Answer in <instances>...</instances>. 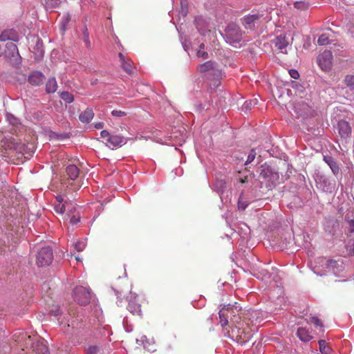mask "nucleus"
Here are the masks:
<instances>
[{"label":"nucleus","instance_id":"obj_1","mask_svg":"<svg viewBox=\"0 0 354 354\" xmlns=\"http://www.w3.org/2000/svg\"><path fill=\"white\" fill-rule=\"evenodd\" d=\"M35 151L34 142L28 141L26 144L23 143L17 136L7 135L1 140V156L10 161L20 159L23 156L29 158Z\"/></svg>","mask_w":354,"mask_h":354},{"label":"nucleus","instance_id":"obj_2","mask_svg":"<svg viewBox=\"0 0 354 354\" xmlns=\"http://www.w3.org/2000/svg\"><path fill=\"white\" fill-rule=\"evenodd\" d=\"M257 314V310H252L250 315L246 314L243 319L240 313L233 315L230 319L231 329L227 332L228 337L241 345L248 342L252 337L251 317L254 318Z\"/></svg>","mask_w":354,"mask_h":354},{"label":"nucleus","instance_id":"obj_3","mask_svg":"<svg viewBox=\"0 0 354 354\" xmlns=\"http://www.w3.org/2000/svg\"><path fill=\"white\" fill-rule=\"evenodd\" d=\"M225 37L228 43L236 44L242 39V31L238 25L231 23L225 30Z\"/></svg>","mask_w":354,"mask_h":354},{"label":"nucleus","instance_id":"obj_4","mask_svg":"<svg viewBox=\"0 0 354 354\" xmlns=\"http://www.w3.org/2000/svg\"><path fill=\"white\" fill-rule=\"evenodd\" d=\"M53 259V250L50 247L40 249L36 257V263L39 267L49 266Z\"/></svg>","mask_w":354,"mask_h":354},{"label":"nucleus","instance_id":"obj_5","mask_svg":"<svg viewBox=\"0 0 354 354\" xmlns=\"http://www.w3.org/2000/svg\"><path fill=\"white\" fill-rule=\"evenodd\" d=\"M74 300L80 305H86L91 300V292L85 287L77 286L73 291Z\"/></svg>","mask_w":354,"mask_h":354},{"label":"nucleus","instance_id":"obj_6","mask_svg":"<svg viewBox=\"0 0 354 354\" xmlns=\"http://www.w3.org/2000/svg\"><path fill=\"white\" fill-rule=\"evenodd\" d=\"M241 310L240 308H239V306H234L230 307V305L227 308H222L219 312V319H220V324L222 327H225L228 324V316L229 314L231 315V317L233 315H237L239 313V311Z\"/></svg>","mask_w":354,"mask_h":354},{"label":"nucleus","instance_id":"obj_7","mask_svg":"<svg viewBox=\"0 0 354 354\" xmlns=\"http://www.w3.org/2000/svg\"><path fill=\"white\" fill-rule=\"evenodd\" d=\"M333 55L330 50H325L317 57V62L320 68L325 71L331 68Z\"/></svg>","mask_w":354,"mask_h":354},{"label":"nucleus","instance_id":"obj_8","mask_svg":"<svg viewBox=\"0 0 354 354\" xmlns=\"http://www.w3.org/2000/svg\"><path fill=\"white\" fill-rule=\"evenodd\" d=\"M198 71L200 73H205L212 71L214 75L217 78L216 82H218V79L222 76L221 70L216 68V65L212 61L206 62L198 66Z\"/></svg>","mask_w":354,"mask_h":354},{"label":"nucleus","instance_id":"obj_9","mask_svg":"<svg viewBox=\"0 0 354 354\" xmlns=\"http://www.w3.org/2000/svg\"><path fill=\"white\" fill-rule=\"evenodd\" d=\"M260 16L258 14L248 15L241 19V24L246 29L254 30Z\"/></svg>","mask_w":354,"mask_h":354},{"label":"nucleus","instance_id":"obj_10","mask_svg":"<svg viewBox=\"0 0 354 354\" xmlns=\"http://www.w3.org/2000/svg\"><path fill=\"white\" fill-rule=\"evenodd\" d=\"M275 47L282 53H287V48L289 46V41L284 35L277 36L274 41Z\"/></svg>","mask_w":354,"mask_h":354},{"label":"nucleus","instance_id":"obj_11","mask_svg":"<svg viewBox=\"0 0 354 354\" xmlns=\"http://www.w3.org/2000/svg\"><path fill=\"white\" fill-rule=\"evenodd\" d=\"M121 66L124 71L128 74H132L133 73V64L131 59L126 57L122 53L118 54Z\"/></svg>","mask_w":354,"mask_h":354},{"label":"nucleus","instance_id":"obj_12","mask_svg":"<svg viewBox=\"0 0 354 354\" xmlns=\"http://www.w3.org/2000/svg\"><path fill=\"white\" fill-rule=\"evenodd\" d=\"M339 133L342 138H347L351 134V127L349 123L346 120H340L337 124Z\"/></svg>","mask_w":354,"mask_h":354},{"label":"nucleus","instance_id":"obj_13","mask_svg":"<svg viewBox=\"0 0 354 354\" xmlns=\"http://www.w3.org/2000/svg\"><path fill=\"white\" fill-rule=\"evenodd\" d=\"M45 80V76L39 71L32 72L28 77V82L33 86H40Z\"/></svg>","mask_w":354,"mask_h":354},{"label":"nucleus","instance_id":"obj_14","mask_svg":"<svg viewBox=\"0 0 354 354\" xmlns=\"http://www.w3.org/2000/svg\"><path fill=\"white\" fill-rule=\"evenodd\" d=\"M19 36L17 32L13 29L6 30L0 35V41H6L11 40L13 41H17Z\"/></svg>","mask_w":354,"mask_h":354},{"label":"nucleus","instance_id":"obj_15","mask_svg":"<svg viewBox=\"0 0 354 354\" xmlns=\"http://www.w3.org/2000/svg\"><path fill=\"white\" fill-rule=\"evenodd\" d=\"M63 219L65 221L69 220L71 224L75 225L80 221V216L78 213H75V208L73 207L71 209H68Z\"/></svg>","mask_w":354,"mask_h":354},{"label":"nucleus","instance_id":"obj_16","mask_svg":"<svg viewBox=\"0 0 354 354\" xmlns=\"http://www.w3.org/2000/svg\"><path fill=\"white\" fill-rule=\"evenodd\" d=\"M66 175L67 179L74 180L79 176L80 170L76 165H69L66 168Z\"/></svg>","mask_w":354,"mask_h":354},{"label":"nucleus","instance_id":"obj_17","mask_svg":"<svg viewBox=\"0 0 354 354\" xmlns=\"http://www.w3.org/2000/svg\"><path fill=\"white\" fill-rule=\"evenodd\" d=\"M124 143V138L118 135H111L107 145L109 147H120Z\"/></svg>","mask_w":354,"mask_h":354},{"label":"nucleus","instance_id":"obj_18","mask_svg":"<svg viewBox=\"0 0 354 354\" xmlns=\"http://www.w3.org/2000/svg\"><path fill=\"white\" fill-rule=\"evenodd\" d=\"M127 309L134 315L140 316L142 314L141 306L136 301H129L127 306Z\"/></svg>","mask_w":354,"mask_h":354},{"label":"nucleus","instance_id":"obj_19","mask_svg":"<svg viewBox=\"0 0 354 354\" xmlns=\"http://www.w3.org/2000/svg\"><path fill=\"white\" fill-rule=\"evenodd\" d=\"M324 160L328 164V165L330 167L333 173L335 175H337L339 171V167L337 163L336 162V161H335V160L333 158V157H331L330 156H324Z\"/></svg>","mask_w":354,"mask_h":354},{"label":"nucleus","instance_id":"obj_20","mask_svg":"<svg viewBox=\"0 0 354 354\" xmlns=\"http://www.w3.org/2000/svg\"><path fill=\"white\" fill-rule=\"evenodd\" d=\"M343 262L341 260L328 259L326 261V266L327 269L333 272L338 271L342 268Z\"/></svg>","mask_w":354,"mask_h":354},{"label":"nucleus","instance_id":"obj_21","mask_svg":"<svg viewBox=\"0 0 354 354\" xmlns=\"http://www.w3.org/2000/svg\"><path fill=\"white\" fill-rule=\"evenodd\" d=\"M94 113L91 109H86L79 116L80 120L83 123H88L93 118Z\"/></svg>","mask_w":354,"mask_h":354},{"label":"nucleus","instance_id":"obj_22","mask_svg":"<svg viewBox=\"0 0 354 354\" xmlns=\"http://www.w3.org/2000/svg\"><path fill=\"white\" fill-rule=\"evenodd\" d=\"M57 89V84L55 77H50L46 82V91L48 93H53Z\"/></svg>","mask_w":354,"mask_h":354},{"label":"nucleus","instance_id":"obj_23","mask_svg":"<svg viewBox=\"0 0 354 354\" xmlns=\"http://www.w3.org/2000/svg\"><path fill=\"white\" fill-rule=\"evenodd\" d=\"M47 310L50 314L55 317L61 314L59 306L54 304L52 301H47Z\"/></svg>","mask_w":354,"mask_h":354},{"label":"nucleus","instance_id":"obj_24","mask_svg":"<svg viewBox=\"0 0 354 354\" xmlns=\"http://www.w3.org/2000/svg\"><path fill=\"white\" fill-rule=\"evenodd\" d=\"M33 351L37 354H49L48 347L43 342H37L34 344Z\"/></svg>","mask_w":354,"mask_h":354},{"label":"nucleus","instance_id":"obj_25","mask_svg":"<svg viewBox=\"0 0 354 354\" xmlns=\"http://www.w3.org/2000/svg\"><path fill=\"white\" fill-rule=\"evenodd\" d=\"M297 335L298 337L303 342H308L312 339L309 332L304 328H298Z\"/></svg>","mask_w":354,"mask_h":354},{"label":"nucleus","instance_id":"obj_26","mask_svg":"<svg viewBox=\"0 0 354 354\" xmlns=\"http://www.w3.org/2000/svg\"><path fill=\"white\" fill-rule=\"evenodd\" d=\"M112 276L115 279H121L127 277V272L124 266H120L112 271Z\"/></svg>","mask_w":354,"mask_h":354},{"label":"nucleus","instance_id":"obj_27","mask_svg":"<svg viewBox=\"0 0 354 354\" xmlns=\"http://www.w3.org/2000/svg\"><path fill=\"white\" fill-rule=\"evenodd\" d=\"M319 350L322 354H330L331 352V348L326 344L325 340H319Z\"/></svg>","mask_w":354,"mask_h":354},{"label":"nucleus","instance_id":"obj_28","mask_svg":"<svg viewBox=\"0 0 354 354\" xmlns=\"http://www.w3.org/2000/svg\"><path fill=\"white\" fill-rule=\"evenodd\" d=\"M6 48L10 51L8 56L14 57L15 54L19 55L18 48L15 44L12 42L8 43Z\"/></svg>","mask_w":354,"mask_h":354},{"label":"nucleus","instance_id":"obj_29","mask_svg":"<svg viewBox=\"0 0 354 354\" xmlns=\"http://www.w3.org/2000/svg\"><path fill=\"white\" fill-rule=\"evenodd\" d=\"M86 354H97L100 351V347L97 345L89 344L84 348Z\"/></svg>","mask_w":354,"mask_h":354},{"label":"nucleus","instance_id":"obj_30","mask_svg":"<svg viewBox=\"0 0 354 354\" xmlns=\"http://www.w3.org/2000/svg\"><path fill=\"white\" fill-rule=\"evenodd\" d=\"M205 48V44H201L200 46H199V49L197 50L196 52V56L198 57H201L203 59H207L209 57L208 56V53L203 50Z\"/></svg>","mask_w":354,"mask_h":354},{"label":"nucleus","instance_id":"obj_31","mask_svg":"<svg viewBox=\"0 0 354 354\" xmlns=\"http://www.w3.org/2000/svg\"><path fill=\"white\" fill-rule=\"evenodd\" d=\"M60 97L67 103H71L74 100L73 95L68 91L61 93Z\"/></svg>","mask_w":354,"mask_h":354},{"label":"nucleus","instance_id":"obj_32","mask_svg":"<svg viewBox=\"0 0 354 354\" xmlns=\"http://www.w3.org/2000/svg\"><path fill=\"white\" fill-rule=\"evenodd\" d=\"M65 205L62 204L61 203H58L54 205V209L56 213L61 214L62 216V218H64V211H65Z\"/></svg>","mask_w":354,"mask_h":354},{"label":"nucleus","instance_id":"obj_33","mask_svg":"<svg viewBox=\"0 0 354 354\" xmlns=\"http://www.w3.org/2000/svg\"><path fill=\"white\" fill-rule=\"evenodd\" d=\"M73 247L77 252H82L86 247V242L84 240H79L73 244Z\"/></svg>","mask_w":354,"mask_h":354},{"label":"nucleus","instance_id":"obj_34","mask_svg":"<svg viewBox=\"0 0 354 354\" xmlns=\"http://www.w3.org/2000/svg\"><path fill=\"white\" fill-rule=\"evenodd\" d=\"M317 43L320 46L327 45L330 43V39L328 34H322L318 39Z\"/></svg>","mask_w":354,"mask_h":354},{"label":"nucleus","instance_id":"obj_35","mask_svg":"<svg viewBox=\"0 0 354 354\" xmlns=\"http://www.w3.org/2000/svg\"><path fill=\"white\" fill-rule=\"evenodd\" d=\"M344 83L351 90L354 89V76L351 75H346L344 79Z\"/></svg>","mask_w":354,"mask_h":354},{"label":"nucleus","instance_id":"obj_36","mask_svg":"<svg viewBox=\"0 0 354 354\" xmlns=\"http://www.w3.org/2000/svg\"><path fill=\"white\" fill-rule=\"evenodd\" d=\"M257 99L250 100V101H246L243 104V109H245L246 110H250V109H251L252 106L257 104Z\"/></svg>","mask_w":354,"mask_h":354},{"label":"nucleus","instance_id":"obj_37","mask_svg":"<svg viewBox=\"0 0 354 354\" xmlns=\"http://www.w3.org/2000/svg\"><path fill=\"white\" fill-rule=\"evenodd\" d=\"M295 8L300 10H306L308 8V4L304 1H296L294 3Z\"/></svg>","mask_w":354,"mask_h":354},{"label":"nucleus","instance_id":"obj_38","mask_svg":"<svg viewBox=\"0 0 354 354\" xmlns=\"http://www.w3.org/2000/svg\"><path fill=\"white\" fill-rule=\"evenodd\" d=\"M255 156H256L255 150L254 149H252L250 153L248 156V158H247V160L245 161V164L248 165V164L252 162L254 160Z\"/></svg>","mask_w":354,"mask_h":354},{"label":"nucleus","instance_id":"obj_39","mask_svg":"<svg viewBox=\"0 0 354 354\" xmlns=\"http://www.w3.org/2000/svg\"><path fill=\"white\" fill-rule=\"evenodd\" d=\"M310 322L313 323L316 326H322V323L321 320L317 317H312L310 319Z\"/></svg>","mask_w":354,"mask_h":354},{"label":"nucleus","instance_id":"obj_40","mask_svg":"<svg viewBox=\"0 0 354 354\" xmlns=\"http://www.w3.org/2000/svg\"><path fill=\"white\" fill-rule=\"evenodd\" d=\"M100 136L102 138L106 139V142H108L111 135H110V133L106 130H102L100 133Z\"/></svg>","mask_w":354,"mask_h":354},{"label":"nucleus","instance_id":"obj_41","mask_svg":"<svg viewBox=\"0 0 354 354\" xmlns=\"http://www.w3.org/2000/svg\"><path fill=\"white\" fill-rule=\"evenodd\" d=\"M289 74L291 77L297 80L299 77V74L297 70L291 69L289 71Z\"/></svg>","mask_w":354,"mask_h":354},{"label":"nucleus","instance_id":"obj_42","mask_svg":"<svg viewBox=\"0 0 354 354\" xmlns=\"http://www.w3.org/2000/svg\"><path fill=\"white\" fill-rule=\"evenodd\" d=\"M111 114L115 117H122L126 115V113L122 111L113 110Z\"/></svg>","mask_w":354,"mask_h":354},{"label":"nucleus","instance_id":"obj_43","mask_svg":"<svg viewBox=\"0 0 354 354\" xmlns=\"http://www.w3.org/2000/svg\"><path fill=\"white\" fill-rule=\"evenodd\" d=\"M248 206V204L241 202L240 200L238 202V207L239 209H244Z\"/></svg>","mask_w":354,"mask_h":354},{"label":"nucleus","instance_id":"obj_44","mask_svg":"<svg viewBox=\"0 0 354 354\" xmlns=\"http://www.w3.org/2000/svg\"><path fill=\"white\" fill-rule=\"evenodd\" d=\"M172 347H171V345L170 343L169 342H166L165 344H164V349L166 351H169L170 350H171Z\"/></svg>","mask_w":354,"mask_h":354},{"label":"nucleus","instance_id":"obj_45","mask_svg":"<svg viewBox=\"0 0 354 354\" xmlns=\"http://www.w3.org/2000/svg\"><path fill=\"white\" fill-rule=\"evenodd\" d=\"M350 232H354V220H351L349 222Z\"/></svg>","mask_w":354,"mask_h":354},{"label":"nucleus","instance_id":"obj_46","mask_svg":"<svg viewBox=\"0 0 354 354\" xmlns=\"http://www.w3.org/2000/svg\"><path fill=\"white\" fill-rule=\"evenodd\" d=\"M103 127H104V124H103L102 122H97V123H96V124H95V127L96 129H102V128H103Z\"/></svg>","mask_w":354,"mask_h":354},{"label":"nucleus","instance_id":"obj_47","mask_svg":"<svg viewBox=\"0 0 354 354\" xmlns=\"http://www.w3.org/2000/svg\"><path fill=\"white\" fill-rule=\"evenodd\" d=\"M56 201L58 203H61L63 201V197L61 195H58L56 196Z\"/></svg>","mask_w":354,"mask_h":354},{"label":"nucleus","instance_id":"obj_48","mask_svg":"<svg viewBox=\"0 0 354 354\" xmlns=\"http://www.w3.org/2000/svg\"><path fill=\"white\" fill-rule=\"evenodd\" d=\"M75 259L76 261H81L82 258L80 257V256H75Z\"/></svg>","mask_w":354,"mask_h":354},{"label":"nucleus","instance_id":"obj_49","mask_svg":"<svg viewBox=\"0 0 354 354\" xmlns=\"http://www.w3.org/2000/svg\"><path fill=\"white\" fill-rule=\"evenodd\" d=\"M245 180H247V178H245V179H241V182L242 183H244L245 182Z\"/></svg>","mask_w":354,"mask_h":354},{"label":"nucleus","instance_id":"obj_50","mask_svg":"<svg viewBox=\"0 0 354 354\" xmlns=\"http://www.w3.org/2000/svg\"><path fill=\"white\" fill-rule=\"evenodd\" d=\"M245 180H247V178H245V179H241V182L242 183H244L245 182Z\"/></svg>","mask_w":354,"mask_h":354},{"label":"nucleus","instance_id":"obj_51","mask_svg":"<svg viewBox=\"0 0 354 354\" xmlns=\"http://www.w3.org/2000/svg\"><path fill=\"white\" fill-rule=\"evenodd\" d=\"M264 176L263 171L261 172V174H260V176Z\"/></svg>","mask_w":354,"mask_h":354}]
</instances>
